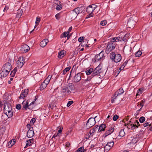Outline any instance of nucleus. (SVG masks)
<instances>
[{
  "label": "nucleus",
  "instance_id": "1",
  "mask_svg": "<svg viewBox=\"0 0 152 152\" xmlns=\"http://www.w3.org/2000/svg\"><path fill=\"white\" fill-rule=\"evenodd\" d=\"M4 113L8 118H11L13 115L12 108L11 106L8 104H4Z\"/></svg>",
  "mask_w": 152,
  "mask_h": 152
},
{
  "label": "nucleus",
  "instance_id": "2",
  "mask_svg": "<svg viewBox=\"0 0 152 152\" xmlns=\"http://www.w3.org/2000/svg\"><path fill=\"white\" fill-rule=\"evenodd\" d=\"M34 101L32 102L29 105H28V102L27 100L24 101L22 103V105H23L22 109L23 110H26L28 109L30 110L32 109L34 107V102L36 101L35 99Z\"/></svg>",
  "mask_w": 152,
  "mask_h": 152
},
{
  "label": "nucleus",
  "instance_id": "3",
  "mask_svg": "<svg viewBox=\"0 0 152 152\" xmlns=\"http://www.w3.org/2000/svg\"><path fill=\"white\" fill-rule=\"evenodd\" d=\"M110 57L112 60L116 63L119 62L121 59V57L120 54H115L114 53H112L110 54Z\"/></svg>",
  "mask_w": 152,
  "mask_h": 152
},
{
  "label": "nucleus",
  "instance_id": "4",
  "mask_svg": "<svg viewBox=\"0 0 152 152\" xmlns=\"http://www.w3.org/2000/svg\"><path fill=\"white\" fill-rule=\"evenodd\" d=\"M138 140V138L137 137H131L130 139V142L128 140L126 142H128L127 145L129 147H133Z\"/></svg>",
  "mask_w": 152,
  "mask_h": 152
},
{
  "label": "nucleus",
  "instance_id": "5",
  "mask_svg": "<svg viewBox=\"0 0 152 152\" xmlns=\"http://www.w3.org/2000/svg\"><path fill=\"white\" fill-rule=\"evenodd\" d=\"M96 117V116L94 118H89L86 124V126L88 128H90L95 125L96 123L95 118Z\"/></svg>",
  "mask_w": 152,
  "mask_h": 152
},
{
  "label": "nucleus",
  "instance_id": "6",
  "mask_svg": "<svg viewBox=\"0 0 152 152\" xmlns=\"http://www.w3.org/2000/svg\"><path fill=\"white\" fill-rule=\"evenodd\" d=\"M102 66L100 65H99L97 67H96L94 70L92 74L93 76L96 75L102 72Z\"/></svg>",
  "mask_w": 152,
  "mask_h": 152
},
{
  "label": "nucleus",
  "instance_id": "7",
  "mask_svg": "<svg viewBox=\"0 0 152 152\" xmlns=\"http://www.w3.org/2000/svg\"><path fill=\"white\" fill-rule=\"evenodd\" d=\"M24 58L23 57H20L19 58L18 60L17 61V66L19 68H21L25 63Z\"/></svg>",
  "mask_w": 152,
  "mask_h": 152
},
{
  "label": "nucleus",
  "instance_id": "8",
  "mask_svg": "<svg viewBox=\"0 0 152 152\" xmlns=\"http://www.w3.org/2000/svg\"><path fill=\"white\" fill-rule=\"evenodd\" d=\"M115 44L111 42L110 41V42L108 43L106 50L108 51H110L113 50L115 48Z\"/></svg>",
  "mask_w": 152,
  "mask_h": 152
},
{
  "label": "nucleus",
  "instance_id": "9",
  "mask_svg": "<svg viewBox=\"0 0 152 152\" xmlns=\"http://www.w3.org/2000/svg\"><path fill=\"white\" fill-rule=\"evenodd\" d=\"M104 52L102 51L99 54L96 55L94 58L95 61H97L101 59L103 60L104 58L105 57L104 56Z\"/></svg>",
  "mask_w": 152,
  "mask_h": 152
},
{
  "label": "nucleus",
  "instance_id": "10",
  "mask_svg": "<svg viewBox=\"0 0 152 152\" xmlns=\"http://www.w3.org/2000/svg\"><path fill=\"white\" fill-rule=\"evenodd\" d=\"M96 7V5L95 4L90 5L86 8V11L88 13H92Z\"/></svg>",
  "mask_w": 152,
  "mask_h": 152
},
{
  "label": "nucleus",
  "instance_id": "11",
  "mask_svg": "<svg viewBox=\"0 0 152 152\" xmlns=\"http://www.w3.org/2000/svg\"><path fill=\"white\" fill-rule=\"evenodd\" d=\"M114 144L113 141L108 142L104 147V150L105 151H108L113 146Z\"/></svg>",
  "mask_w": 152,
  "mask_h": 152
},
{
  "label": "nucleus",
  "instance_id": "12",
  "mask_svg": "<svg viewBox=\"0 0 152 152\" xmlns=\"http://www.w3.org/2000/svg\"><path fill=\"white\" fill-rule=\"evenodd\" d=\"M2 68L10 72L12 68V66L9 62H7L3 65Z\"/></svg>",
  "mask_w": 152,
  "mask_h": 152
},
{
  "label": "nucleus",
  "instance_id": "13",
  "mask_svg": "<svg viewBox=\"0 0 152 152\" xmlns=\"http://www.w3.org/2000/svg\"><path fill=\"white\" fill-rule=\"evenodd\" d=\"M10 72L7 71L6 70H5L2 68L1 72V78H3L6 77L9 73Z\"/></svg>",
  "mask_w": 152,
  "mask_h": 152
},
{
  "label": "nucleus",
  "instance_id": "14",
  "mask_svg": "<svg viewBox=\"0 0 152 152\" xmlns=\"http://www.w3.org/2000/svg\"><path fill=\"white\" fill-rule=\"evenodd\" d=\"M28 92V89H25L23 91L22 93L20 94L19 96L20 99H24L25 97H26L27 95Z\"/></svg>",
  "mask_w": 152,
  "mask_h": 152
},
{
  "label": "nucleus",
  "instance_id": "15",
  "mask_svg": "<svg viewBox=\"0 0 152 152\" xmlns=\"http://www.w3.org/2000/svg\"><path fill=\"white\" fill-rule=\"evenodd\" d=\"M124 91L122 88H120L118 90L116 91L114 94V96L115 97L114 99H115L117 96L120 95L121 94H123Z\"/></svg>",
  "mask_w": 152,
  "mask_h": 152
},
{
  "label": "nucleus",
  "instance_id": "16",
  "mask_svg": "<svg viewBox=\"0 0 152 152\" xmlns=\"http://www.w3.org/2000/svg\"><path fill=\"white\" fill-rule=\"evenodd\" d=\"M30 49L29 47L26 44L22 45L21 50L24 53L28 52Z\"/></svg>",
  "mask_w": 152,
  "mask_h": 152
},
{
  "label": "nucleus",
  "instance_id": "17",
  "mask_svg": "<svg viewBox=\"0 0 152 152\" xmlns=\"http://www.w3.org/2000/svg\"><path fill=\"white\" fill-rule=\"evenodd\" d=\"M96 131L93 129H91L88 133H87L85 135L86 138H89L90 137H92Z\"/></svg>",
  "mask_w": 152,
  "mask_h": 152
},
{
  "label": "nucleus",
  "instance_id": "18",
  "mask_svg": "<svg viewBox=\"0 0 152 152\" xmlns=\"http://www.w3.org/2000/svg\"><path fill=\"white\" fill-rule=\"evenodd\" d=\"M34 135V132L33 131V128H31L30 130H28L27 133V136L28 138H31Z\"/></svg>",
  "mask_w": 152,
  "mask_h": 152
},
{
  "label": "nucleus",
  "instance_id": "19",
  "mask_svg": "<svg viewBox=\"0 0 152 152\" xmlns=\"http://www.w3.org/2000/svg\"><path fill=\"white\" fill-rule=\"evenodd\" d=\"M81 79L80 75V73H77L74 77L73 81L75 82H77L80 81Z\"/></svg>",
  "mask_w": 152,
  "mask_h": 152
},
{
  "label": "nucleus",
  "instance_id": "20",
  "mask_svg": "<svg viewBox=\"0 0 152 152\" xmlns=\"http://www.w3.org/2000/svg\"><path fill=\"white\" fill-rule=\"evenodd\" d=\"M114 131L113 126H112V127H111L109 129L105 132L104 134L105 137L110 134L113 132Z\"/></svg>",
  "mask_w": 152,
  "mask_h": 152
},
{
  "label": "nucleus",
  "instance_id": "21",
  "mask_svg": "<svg viewBox=\"0 0 152 152\" xmlns=\"http://www.w3.org/2000/svg\"><path fill=\"white\" fill-rule=\"evenodd\" d=\"M110 41L114 43V42L122 41L121 37H115L110 39Z\"/></svg>",
  "mask_w": 152,
  "mask_h": 152
},
{
  "label": "nucleus",
  "instance_id": "22",
  "mask_svg": "<svg viewBox=\"0 0 152 152\" xmlns=\"http://www.w3.org/2000/svg\"><path fill=\"white\" fill-rule=\"evenodd\" d=\"M135 25V22L133 20H129L127 23V26H129V28L133 27Z\"/></svg>",
  "mask_w": 152,
  "mask_h": 152
},
{
  "label": "nucleus",
  "instance_id": "23",
  "mask_svg": "<svg viewBox=\"0 0 152 152\" xmlns=\"http://www.w3.org/2000/svg\"><path fill=\"white\" fill-rule=\"evenodd\" d=\"M48 42V40L47 39H45L42 41L40 43V45L42 47H45Z\"/></svg>",
  "mask_w": 152,
  "mask_h": 152
},
{
  "label": "nucleus",
  "instance_id": "24",
  "mask_svg": "<svg viewBox=\"0 0 152 152\" xmlns=\"http://www.w3.org/2000/svg\"><path fill=\"white\" fill-rule=\"evenodd\" d=\"M34 140V139H32L27 140L26 145L24 147V148H26L28 146L31 145V144H32Z\"/></svg>",
  "mask_w": 152,
  "mask_h": 152
},
{
  "label": "nucleus",
  "instance_id": "25",
  "mask_svg": "<svg viewBox=\"0 0 152 152\" xmlns=\"http://www.w3.org/2000/svg\"><path fill=\"white\" fill-rule=\"evenodd\" d=\"M91 80V78L89 77H88L87 78V79H86L84 80L83 83L84 84H88H88H89V86H90L91 84V82H90Z\"/></svg>",
  "mask_w": 152,
  "mask_h": 152
},
{
  "label": "nucleus",
  "instance_id": "26",
  "mask_svg": "<svg viewBox=\"0 0 152 152\" xmlns=\"http://www.w3.org/2000/svg\"><path fill=\"white\" fill-rule=\"evenodd\" d=\"M56 7V9L57 10H61L62 8L61 3L59 1H58Z\"/></svg>",
  "mask_w": 152,
  "mask_h": 152
},
{
  "label": "nucleus",
  "instance_id": "27",
  "mask_svg": "<svg viewBox=\"0 0 152 152\" xmlns=\"http://www.w3.org/2000/svg\"><path fill=\"white\" fill-rule=\"evenodd\" d=\"M65 51L64 50L61 51L58 53V57L60 58H62L64 56Z\"/></svg>",
  "mask_w": 152,
  "mask_h": 152
},
{
  "label": "nucleus",
  "instance_id": "28",
  "mask_svg": "<svg viewBox=\"0 0 152 152\" xmlns=\"http://www.w3.org/2000/svg\"><path fill=\"white\" fill-rule=\"evenodd\" d=\"M106 127V126L105 124H101L99 127V131L101 132L104 131Z\"/></svg>",
  "mask_w": 152,
  "mask_h": 152
},
{
  "label": "nucleus",
  "instance_id": "29",
  "mask_svg": "<svg viewBox=\"0 0 152 152\" xmlns=\"http://www.w3.org/2000/svg\"><path fill=\"white\" fill-rule=\"evenodd\" d=\"M69 31L65 32L61 35V38L63 37H67V39H68L70 37V36H69Z\"/></svg>",
  "mask_w": 152,
  "mask_h": 152
},
{
  "label": "nucleus",
  "instance_id": "30",
  "mask_svg": "<svg viewBox=\"0 0 152 152\" xmlns=\"http://www.w3.org/2000/svg\"><path fill=\"white\" fill-rule=\"evenodd\" d=\"M15 143V140H11L8 143V146L9 148L11 147Z\"/></svg>",
  "mask_w": 152,
  "mask_h": 152
},
{
  "label": "nucleus",
  "instance_id": "31",
  "mask_svg": "<svg viewBox=\"0 0 152 152\" xmlns=\"http://www.w3.org/2000/svg\"><path fill=\"white\" fill-rule=\"evenodd\" d=\"M70 16L72 19L75 18L77 16V14H76L75 12L73 10L71 11L70 12Z\"/></svg>",
  "mask_w": 152,
  "mask_h": 152
},
{
  "label": "nucleus",
  "instance_id": "32",
  "mask_svg": "<svg viewBox=\"0 0 152 152\" xmlns=\"http://www.w3.org/2000/svg\"><path fill=\"white\" fill-rule=\"evenodd\" d=\"M51 77L52 76L51 75H49L48 76L45 80L43 82L48 84L49 83Z\"/></svg>",
  "mask_w": 152,
  "mask_h": 152
},
{
  "label": "nucleus",
  "instance_id": "33",
  "mask_svg": "<svg viewBox=\"0 0 152 152\" xmlns=\"http://www.w3.org/2000/svg\"><path fill=\"white\" fill-rule=\"evenodd\" d=\"M94 71L93 69L92 68H91L90 69H88V70H87L86 71V74L87 75H89L91 73H93Z\"/></svg>",
  "mask_w": 152,
  "mask_h": 152
},
{
  "label": "nucleus",
  "instance_id": "34",
  "mask_svg": "<svg viewBox=\"0 0 152 152\" xmlns=\"http://www.w3.org/2000/svg\"><path fill=\"white\" fill-rule=\"evenodd\" d=\"M48 84L43 82L41 84L40 87V89L41 90H43L47 86Z\"/></svg>",
  "mask_w": 152,
  "mask_h": 152
},
{
  "label": "nucleus",
  "instance_id": "35",
  "mask_svg": "<svg viewBox=\"0 0 152 152\" xmlns=\"http://www.w3.org/2000/svg\"><path fill=\"white\" fill-rule=\"evenodd\" d=\"M74 11L77 15L78 14L81 12V8L80 7H77L73 10Z\"/></svg>",
  "mask_w": 152,
  "mask_h": 152
},
{
  "label": "nucleus",
  "instance_id": "36",
  "mask_svg": "<svg viewBox=\"0 0 152 152\" xmlns=\"http://www.w3.org/2000/svg\"><path fill=\"white\" fill-rule=\"evenodd\" d=\"M41 20V18L39 17H37L36 18V21H35V24L36 25L34 26V28H36L37 26L39 24V22H40Z\"/></svg>",
  "mask_w": 152,
  "mask_h": 152
},
{
  "label": "nucleus",
  "instance_id": "37",
  "mask_svg": "<svg viewBox=\"0 0 152 152\" xmlns=\"http://www.w3.org/2000/svg\"><path fill=\"white\" fill-rule=\"evenodd\" d=\"M125 135V133L124 129H121L119 132V136L123 137Z\"/></svg>",
  "mask_w": 152,
  "mask_h": 152
},
{
  "label": "nucleus",
  "instance_id": "38",
  "mask_svg": "<svg viewBox=\"0 0 152 152\" xmlns=\"http://www.w3.org/2000/svg\"><path fill=\"white\" fill-rule=\"evenodd\" d=\"M23 13V11L22 10H18V12L17 13V17L18 18H20Z\"/></svg>",
  "mask_w": 152,
  "mask_h": 152
},
{
  "label": "nucleus",
  "instance_id": "39",
  "mask_svg": "<svg viewBox=\"0 0 152 152\" xmlns=\"http://www.w3.org/2000/svg\"><path fill=\"white\" fill-rule=\"evenodd\" d=\"M129 124L131 125V129H134L135 128V127H136L137 128H138L139 126V125L137 126L135 124H131V121H130V123H129Z\"/></svg>",
  "mask_w": 152,
  "mask_h": 152
},
{
  "label": "nucleus",
  "instance_id": "40",
  "mask_svg": "<svg viewBox=\"0 0 152 152\" xmlns=\"http://www.w3.org/2000/svg\"><path fill=\"white\" fill-rule=\"evenodd\" d=\"M128 35L126 34L123 38L121 37L122 41H126L128 39Z\"/></svg>",
  "mask_w": 152,
  "mask_h": 152
},
{
  "label": "nucleus",
  "instance_id": "41",
  "mask_svg": "<svg viewBox=\"0 0 152 152\" xmlns=\"http://www.w3.org/2000/svg\"><path fill=\"white\" fill-rule=\"evenodd\" d=\"M70 66H69L67 67L66 68L64 69V70L63 71V74L64 75H65L66 74V73L68 71H69L70 69H71Z\"/></svg>",
  "mask_w": 152,
  "mask_h": 152
},
{
  "label": "nucleus",
  "instance_id": "42",
  "mask_svg": "<svg viewBox=\"0 0 152 152\" xmlns=\"http://www.w3.org/2000/svg\"><path fill=\"white\" fill-rule=\"evenodd\" d=\"M62 91L63 93H67L68 94L70 92V91L68 88H66L62 89Z\"/></svg>",
  "mask_w": 152,
  "mask_h": 152
},
{
  "label": "nucleus",
  "instance_id": "43",
  "mask_svg": "<svg viewBox=\"0 0 152 152\" xmlns=\"http://www.w3.org/2000/svg\"><path fill=\"white\" fill-rule=\"evenodd\" d=\"M145 100H142L141 102H140V104H139V103H138L137 104V106H139V105L141 107V108H142L143 106L144 105V104L145 102Z\"/></svg>",
  "mask_w": 152,
  "mask_h": 152
},
{
  "label": "nucleus",
  "instance_id": "44",
  "mask_svg": "<svg viewBox=\"0 0 152 152\" xmlns=\"http://www.w3.org/2000/svg\"><path fill=\"white\" fill-rule=\"evenodd\" d=\"M142 54V52L140 50H139L135 54V56L136 57H139Z\"/></svg>",
  "mask_w": 152,
  "mask_h": 152
},
{
  "label": "nucleus",
  "instance_id": "45",
  "mask_svg": "<svg viewBox=\"0 0 152 152\" xmlns=\"http://www.w3.org/2000/svg\"><path fill=\"white\" fill-rule=\"evenodd\" d=\"M17 71V68L15 67L14 68V70L11 72V74L12 75V76H14L15 73Z\"/></svg>",
  "mask_w": 152,
  "mask_h": 152
},
{
  "label": "nucleus",
  "instance_id": "46",
  "mask_svg": "<svg viewBox=\"0 0 152 152\" xmlns=\"http://www.w3.org/2000/svg\"><path fill=\"white\" fill-rule=\"evenodd\" d=\"M145 120V118L143 116L141 117L139 119V121L140 123H143Z\"/></svg>",
  "mask_w": 152,
  "mask_h": 152
},
{
  "label": "nucleus",
  "instance_id": "47",
  "mask_svg": "<svg viewBox=\"0 0 152 152\" xmlns=\"http://www.w3.org/2000/svg\"><path fill=\"white\" fill-rule=\"evenodd\" d=\"M84 148L83 147H81L79 148L77 151L76 152H83Z\"/></svg>",
  "mask_w": 152,
  "mask_h": 152
},
{
  "label": "nucleus",
  "instance_id": "48",
  "mask_svg": "<svg viewBox=\"0 0 152 152\" xmlns=\"http://www.w3.org/2000/svg\"><path fill=\"white\" fill-rule=\"evenodd\" d=\"M107 23V21L106 20L102 21L100 23V25L102 26H104Z\"/></svg>",
  "mask_w": 152,
  "mask_h": 152
},
{
  "label": "nucleus",
  "instance_id": "49",
  "mask_svg": "<svg viewBox=\"0 0 152 152\" xmlns=\"http://www.w3.org/2000/svg\"><path fill=\"white\" fill-rule=\"evenodd\" d=\"M125 51L127 52L128 53H130L132 50V48L130 47L128 48L127 49H125Z\"/></svg>",
  "mask_w": 152,
  "mask_h": 152
},
{
  "label": "nucleus",
  "instance_id": "50",
  "mask_svg": "<svg viewBox=\"0 0 152 152\" xmlns=\"http://www.w3.org/2000/svg\"><path fill=\"white\" fill-rule=\"evenodd\" d=\"M118 116L117 115H115L113 117V120L114 121H116L118 119Z\"/></svg>",
  "mask_w": 152,
  "mask_h": 152
},
{
  "label": "nucleus",
  "instance_id": "51",
  "mask_svg": "<svg viewBox=\"0 0 152 152\" xmlns=\"http://www.w3.org/2000/svg\"><path fill=\"white\" fill-rule=\"evenodd\" d=\"M73 103V101H70L68 102L67 104V106L68 107H69Z\"/></svg>",
  "mask_w": 152,
  "mask_h": 152
},
{
  "label": "nucleus",
  "instance_id": "52",
  "mask_svg": "<svg viewBox=\"0 0 152 152\" xmlns=\"http://www.w3.org/2000/svg\"><path fill=\"white\" fill-rule=\"evenodd\" d=\"M16 108L17 109L20 110L21 108V106L20 104H17L16 105Z\"/></svg>",
  "mask_w": 152,
  "mask_h": 152
},
{
  "label": "nucleus",
  "instance_id": "53",
  "mask_svg": "<svg viewBox=\"0 0 152 152\" xmlns=\"http://www.w3.org/2000/svg\"><path fill=\"white\" fill-rule=\"evenodd\" d=\"M35 121L36 120L35 118H33L30 121V124H34V123Z\"/></svg>",
  "mask_w": 152,
  "mask_h": 152
},
{
  "label": "nucleus",
  "instance_id": "54",
  "mask_svg": "<svg viewBox=\"0 0 152 152\" xmlns=\"http://www.w3.org/2000/svg\"><path fill=\"white\" fill-rule=\"evenodd\" d=\"M9 7L7 5H6L3 11L4 12H7V11L9 9Z\"/></svg>",
  "mask_w": 152,
  "mask_h": 152
},
{
  "label": "nucleus",
  "instance_id": "55",
  "mask_svg": "<svg viewBox=\"0 0 152 152\" xmlns=\"http://www.w3.org/2000/svg\"><path fill=\"white\" fill-rule=\"evenodd\" d=\"M143 126L144 127H146L148 126H151V124H150L149 122H147L143 124Z\"/></svg>",
  "mask_w": 152,
  "mask_h": 152
},
{
  "label": "nucleus",
  "instance_id": "56",
  "mask_svg": "<svg viewBox=\"0 0 152 152\" xmlns=\"http://www.w3.org/2000/svg\"><path fill=\"white\" fill-rule=\"evenodd\" d=\"M84 39V37H80L78 39V40L79 42H81L83 39Z\"/></svg>",
  "mask_w": 152,
  "mask_h": 152
},
{
  "label": "nucleus",
  "instance_id": "57",
  "mask_svg": "<svg viewBox=\"0 0 152 152\" xmlns=\"http://www.w3.org/2000/svg\"><path fill=\"white\" fill-rule=\"evenodd\" d=\"M99 127L98 125H96L93 128V129H94V130L96 131L97 130H98L99 131Z\"/></svg>",
  "mask_w": 152,
  "mask_h": 152
},
{
  "label": "nucleus",
  "instance_id": "58",
  "mask_svg": "<svg viewBox=\"0 0 152 152\" xmlns=\"http://www.w3.org/2000/svg\"><path fill=\"white\" fill-rule=\"evenodd\" d=\"M55 16L57 19L58 20L60 18V14L58 13L55 15Z\"/></svg>",
  "mask_w": 152,
  "mask_h": 152
},
{
  "label": "nucleus",
  "instance_id": "59",
  "mask_svg": "<svg viewBox=\"0 0 152 152\" xmlns=\"http://www.w3.org/2000/svg\"><path fill=\"white\" fill-rule=\"evenodd\" d=\"M26 126L28 129H29V130H30L31 128H33L32 127H31V125L30 124H27Z\"/></svg>",
  "mask_w": 152,
  "mask_h": 152
},
{
  "label": "nucleus",
  "instance_id": "60",
  "mask_svg": "<svg viewBox=\"0 0 152 152\" xmlns=\"http://www.w3.org/2000/svg\"><path fill=\"white\" fill-rule=\"evenodd\" d=\"M125 66V64L124 63L123 65L121 66V67L120 68V69L121 70L123 69H124Z\"/></svg>",
  "mask_w": 152,
  "mask_h": 152
},
{
  "label": "nucleus",
  "instance_id": "61",
  "mask_svg": "<svg viewBox=\"0 0 152 152\" xmlns=\"http://www.w3.org/2000/svg\"><path fill=\"white\" fill-rule=\"evenodd\" d=\"M135 124H136V125H137V126L139 125V126H140L139 122L137 120L135 122Z\"/></svg>",
  "mask_w": 152,
  "mask_h": 152
},
{
  "label": "nucleus",
  "instance_id": "62",
  "mask_svg": "<svg viewBox=\"0 0 152 152\" xmlns=\"http://www.w3.org/2000/svg\"><path fill=\"white\" fill-rule=\"evenodd\" d=\"M141 109H142L141 108L139 110H137V113L136 114V116H137V115H138L139 112L140 111Z\"/></svg>",
  "mask_w": 152,
  "mask_h": 152
},
{
  "label": "nucleus",
  "instance_id": "63",
  "mask_svg": "<svg viewBox=\"0 0 152 152\" xmlns=\"http://www.w3.org/2000/svg\"><path fill=\"white\" fill-rule=\"evenodd\" d=\"M90 14L89 15V17H91L93 16V15L92 13H89Z\"/></svg>",
  "mask_w": 152,
  "mask_h": 152
},
{
  "label": "nucleus",
  "instance_id": "64",
  "mask_svg": "<svg viewBox=\"0 0 152 152\" xmlns=\"http://www.w3.org/2000/svg\"><path fill=\"white\" fill-rule=\"evenodd\" d=\"M58 134H54L53 136V137H52V138H55L56 137H57V136L58 135Z\"/></svg>",
  "mask_w": 152,
  "mask_h": 152
}]
</instances>
